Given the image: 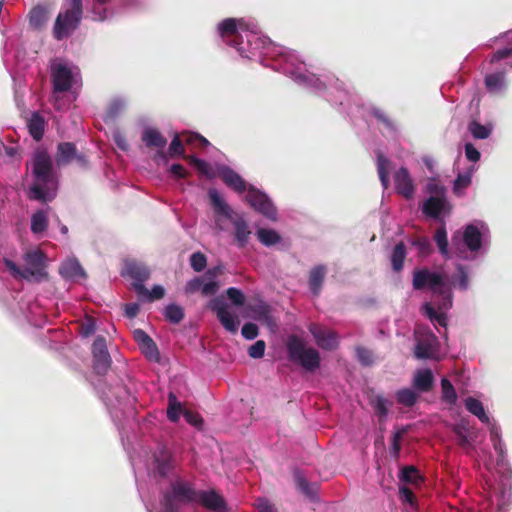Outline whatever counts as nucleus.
I'll return each instance as SVG.
<instances>
[{"label": "nucleus", "mask_w": 512, "mask_h": 512, "mask_svg": "<svg viewBox=\"0 0 512 512\" xmlns=\"http://www.w3.org/2000/svg\"><path fill=\"white\" fill-rule=\"evenodd\" d=\"M31 165L35 183L30 188L29 198L46 202L50 200L47 190L54 184L52 158L45 149H37L33 154Z\"/></svg>", "instance_id": "1"}, {"label": "nucleus", "mask_w": 512, "mask_h": 512, "mask_svg": "<svg viewBox=\"0 0 512 512\" xmlns=\"http://www.w3.org/2000/svg\"><path fill=\"white\" fill-rule=\"evenodd\" d=\"M83 17L82 0H65L53 26V37L61 41L70 37L80 26Z\"/></svg>", "instance_id": "2"}, {"label": "nucleus", "mask_w": 512, "mask_h": 512, "mask_svg": "<svg viewBox=\"0 0 512 512\" xmlns=\"http://www.w3.org/2000/svg\"><path fill=\"white\" fill-rule=\"evenodd\" d=\"M287 355L291 362L300 365L305 370L313 372L320 367L319 352L313 347H307L304 340L296 335L288 337L286 342Z\"/></svg>", "instance_id": "3"}, {"label": "nucleus", "mask_w": 512, "mask_h": 512, "mask_svg": "<svg viewBox=\"0 0 512 512\" xmlns=\"http://www.w3.org/2000/svg\"><path fill=\"white\" fill-rule=\"evenodd\" d=\"M199 491L182 480L171 483V491L163 494L160 512H180L179 503L197 502Z\"/></svg>", "instance_id": "4"}, {"label": "nucleus", "mask_w": 512, "mask_h": 512, "mask_svg": "<svg viewBox=\"0 0 512 512\" xmlns=\"http://www.w3.org/2000/svg\"><path fill=\"white\" fill-rule=\"evenodd\" d=\"M413 288L423 290L429 288L433 293L443 295L447 290L444 277L427 268L417 269L413 272Z\"/></svg>", "instance_id": "5"}, {"label": "nucleus", "mask_w": 512, "mask_h": 512, "mask_svg": "<svg viewBox=\"0 0 512 512\" xmlns=\"http://www.w3.org/2000/svg\"><path fill=\"white\" fill-rule=\"evenodd\" d=\"M244 29L246 26L242 19L227 18L218 25V31L223 41L235 47L240 53H243L244 49L241 46L239 30Z\"/></svg>", "instance_id": "6"}, {"label": "nucleus", "mask_w": 512, "mask_h": 512, "mask_svg": "<svg viewBox=\"0 0 512 512\" xmlns=\"http://www.w3.org/2000/svg\"><path fill=\"white\" fill-rule=\"evenodd\" d=\"M246 201L251 207L263 214L265 217L273 220L276 219V208L267 195L262 193L260 190L253 186L249 187L246 194Z\"/></svg>", "instance_id": "7"}, {"label": "nucleus", "mask_w": 512, "mask_h": 512, "mask_svg": "<svg viewBox=\"0 0 512 512\" xmlns=\"http://www.w3.org/2000/svg\"><path fill=\"white\" fill-rule=\"evenodd\" d=\"M55 161L59 167L72 162H75L80 167H87L88 165L86 156L78 153L75 144L71 142H61L58 144Z\"/></svg>", "instance_id": "8"}, {"label": "nucleus", "mask_w": 512, "mask_h": 512, "mask_svg": "<svg viewBox=\"0 0 512 512\" xmlns=\"http://www.w3.org/2000/svg\"><path fill=\"white\" fill-rule=\"evenodd\" d=\"M209 309L214 312L221 325L229 332L238 331L239 321L228 310V305L222 297H215L209 302Z\"/></svg>", "instance_id": "9"}, {"label": "nucleus", "mask_w": 512, "mask_h": 512, "mask_svg": "<svg viewBox=\"0 0 512 512\" xmlns=\"http://www.w3.org/2000/svg\"><path fill=\"white\" fill-rule=\"evenodd\" d=\"M428 190L435 194V196H430L425 201L422 211L426 216L436 219L440 216L445 207V188L438 184L430 183Z\"/></svg>", "instance_id": "10"}, {"label": "nucleus", "mask_w": 512, "mask_h": 512, "mask_svg": "<svg viewBox=\"0 0 512 512\" xmlns=\"http://www.w3.org/2000/svg\"><path fill=\"white\" fill-rule=\"evenodd\" d=\"M93 368L99 375H104L111 365V357L107 350L106 339L97 336L92 345Z\"/></svg>", "instance_id": "11"}, {"label": "nucleus", "mask_w": 512, "mask_h": 512, "mask_svg": "<svg viewBox=\"0 0 512 512\" xmlns=\"http://www.w3.org/2000/svg\"><path fill=\"white\" fill-rule=\"evenodd\" d=\"M51 81L54 94L69 91L73 84L71 69L65 64H53L51 66Z\"/></svg>", "instance_id": "12"}, {"label": "nucleus", "mask_w": 512, "mask_h": 512, "mask_svg": "<svg viewBox=\"0 0 512 512\" xmlns=\"http://www.w3.org/2000/svg\"><path fill=\"white\" fill-rule=\"evenodd\" d=\"M45 254L41 250L29 251L24 255V273L30 277H46Z\"/></svg>", "instance_id": "13"}, {"label": "nucleus", "mask_w": 512, "mask_h": 512, "mask_svg": "<svg viewBox=\"0 0 512 512\" xmlns=\"http://www.w3.org/2000/svg\"><path fill=\"white\" fill-rule=\"evenodd\" d=\"M396 192L409 200L414 197L415 186L407 168L401 167L394 174Z\"/></svg>", "instance_id": "14"}, {"label": "nucleus", "mask_w": 512, "mask_h": 512, "mask_svg": "<svg viewBox=\"0 0 512 512\" xmlns=\"http://www.w3.org/2000/svg\"><path fill=\"white\" fill-rule=\"evenodd\" d=\"M175 468V459L172 453L162 448L154 456V474L160 478H166L172 474Z\"/></svg>", "instance_id": "15"}, {"label": "nucleus", "mask_w": 512, "mask_h": 512, "mask_svg": "<svg viewBox=\"0 0 512 512\" xmlns=\"http://www.w3.org/2000/svg\"><path fill=\"white\" fill-rule=\"evenodd\" d=\"M197 502L213 512H227L224 498L214 490L199 491Z\"/></svg>", "instance_id": "16"}, {"label": "nucleus", "mask_w": 512, "mask_h": 512, "mask_svg": "<svg viewBox=\"0 0 512 512\" xmlns=\"http://www.w3.org/2000/svg\"><path fill=\"white\" fill-rule=\"evenodd\" d=\"M453 432L457 437V444L463 449L472 447L477 436L473 427L466 420H461L454 425Z\"/></svg>", "instance_id": "17"}, {"label": "nucleus", "mask_w": 512, "mask_h": 512, "mask_svg": "<svg viewBox=\"0 0 512 512\" xmlns=\"http://www.w3.org/2000/svg\"><path fill=\"white\" fill-rule=\"evenodd\" d=\"M247 311L249 316L258 322L264 323L268 326L274 324V320L271 315V307L262 300L249 304L247 306Z\"/></svg>", "instance_id": "18"}, {"label": "nucleus", "mask_w": 512, "mask_h": 512, "mask_svg": "<svg viewBox=\"0 0 512 512\" xmlns=\"http://www.w3.org/2000/svg\"><path fill=\"white\" fill-rule=\"evenodd\" d=\"M218 174L222 181L234 191L238 193L248 191L245 180L232 168L223 166L219 169Z\"/></svg>", "instance_id": "19"}, {"label": "nucleus", "mask_w": 512, "mask_h": 512, "mask_svg": "<svg viewBox=\"0 0 512 512\" xmlns=\"http://www.w3.org/2000/svg\"><path fill=\"white\" fill-rule=\"evenodd\" d=\"M309 331L321 348L332 350L337 347L338 341L335 332L325 330L317 325L310 326Z\"/></svg>", "instance_id": "20"}, {"label": "nucleus", "mask_w": 512, "mask_h": 512, "mask_svg": "<svg viewBox=\"0 0 512 512\" xmlns=\"http://www.w3.org/2000/svg\"><path fill=\"white\" fill-rule=\"evenodd\" d=\"M142 141L149 148L160 149V151H158V153H157V156H159L161 158L166 157V155L162 151V149L166 146L167 139L160 133L159 130H157L155 128L145 129L142 134Z\"/></svg>", "instance_id": "21"}, {"label": "nucleus", "mask_w": 512, "mask_h": 512, "mask_svg": "<svg viewBox=\"0 0 512 512\" xmlns=\"http://www.w3.org/2000/svg\"><path fill=\"white\" fill-rule=\"evenodd\" d=\"M50 11L46 6L36 5L34 6L29 14V26L36 31L42 30L49 20Z\"/></svg>", "instance_id": "22"}, {"label": "nucleus", "mask_w": 512, "mask_h": 512, "mask_svg": "<svg viewBox=\"0 0 512 512\" xmlns=\"http://www.w3.org/2000/svg\"><path fill=\"white\" fill-rule=\"evenodd\" d=\"M326 274L327 268L322 264L316 265L310 270L308 284L313 295L318 296L320 294Z\"/></svg>", "instance_id": "23"}, {"label": "nucleus", "mask_w": 512, "mask_h": 512, "mask_svg": "<svg viewBox=\"0 0 512 512\" xmlns=\"http://www.w3.org/2000/svg\"><path fill=\"white\" fill-rule=\"evenodd\" d=\"M461 235L471 253L477 252L481 249L482 234L477 226L473 224L467 225Z\"/></svg>", "instance_id": "24"}, {"label": "nucleus", "mask_w": 512, "mask_h": 512, "mask_svg": "<svg viewBox=\"0 0 512 512\" xmlns=\"http://www.w3.org/2000/svg\"><path fill=\"white\" fill-rule=\"evenodd\" d=\"M434 377L430 369L418 370L413 379V386L420 392H429L433 387Z\"/></svg>", "instance_id": "25"}, {"label": "nucleus", "mask_w": 512, "mask_h": 512, "mask_svg": "<svg viewBox=\"0 0 512 512\" xmlns=\"http://www.w3.org/2000/svg\"><path fill=\"white\" fill-rule=\"evenodd\" d=\"M406 256V246L404 242L400 241L394 246L390 255V263L393 272L400 273L403 270Z\"/></svg>", "instance_id": "26"}, {"label": "nucleus", "mask_w": 512, "mask_h": 512, "mask_svg": "<svg viewBox=\"0 0 512 512\" xmlns=\"http://www.w3.org/2000/svg\"><path fill=\"white\" fill-rule=\"evenodd\" d=\"M450 257L454 254L456 257L462 260H469V249L464 242V238L460 231L453 233L451 237Z\"/></svg>", "instance_id": "27"}, {"label": "nucleus", "mask_w": 512, "mask_h": 512, "mask_svg": "<svg viewBox=\"0 0 512 512\" xmlns=\"http://www.w3.org/2000/svg\"><path fill=\"white\" fill-rule=\"evenodd\" d=\"M235 229V240L239 247L244 248L247 243L251 231L249 230L248 223L242 217H238L232 221Z\"/></svg>", "instance_id": "28"}, {"label": "nucleus", "mask_w": 512, "mask_h": 512, "mask_svg": "<svg viewBox=\"0 0 512 512\" xmlns=\"http://www.w3.org/2000/svg\"><path fill=\"white\" fill-rule=\"evenodd\" d=\"M60 274L65 278L86 277V273L77 259H68L60 269Z\"/></svg>", "instance_id": "29"}, {"label": "nucleus", "mask_w": 512, "mask_h": 512, "mask_svg": "<svg viewBox=\"0 0 512 512\" xmlns=\"http://www.w3.org/2000/svg\"><path fill=\"white\" fill-rule=\"evenodd\" d=\"M126 272L135 282H145L150 277L149 269L145 265L135 261L126 264Z\"/></svg>", "instance_id": "30"}, {"label": "nucleus", "mask_w": 512, "mask_h": 512, "mask_svg": "<svg viewBox=\"0 0 512 512\" xmlns=\"http://www.w3.org/2000/svg\"><path fill=\"white\" fill-rule=\"evenodd\" d=\"M465 408L474 416H476L482 423L488 424L490 422L489 416L486 414L482 402L474 397L465 399Z\"/></svg>", "instance_id": "31"}, {"label": "nucleus", "mask_w": 512, "mask_h": 512, "mask_svg": "<svg viewBox=\"0 0 512 512\" xmlns=\"http://www.w3.org/2000/svg\"><path fill=\"white\" fill-rule=\"evenodd\" d=\"M209 199L216 213L223 215L227 218H231V208L224 201L220 193L216 189H210L208 191Z\"/></svg>", "instance_id": "32"}, {"label": "nucleus", "mask_w": 512, "mask_h": 512, "mask_svg": "<svg viewBox=\"0 0 512 512\" xmlns=\"http://www.w3.org/2000/svg\"><path fill=\"white\" fill-rule=\"evenodd\" d=\"M28 129L32 138L40 141L44 135L45 121L39 113H33L28 121Z\"/></svg>", "instance_id": "33"}, {"label": "nucleus", "mask_w": 512, "mask_h": 512, "mask_svg": "<svg viewBox=\"0 0 512 512\" xmlns=\"http://www.w3.org/2000/svg\"><path fill=\"white\" fill-rule=\"evenodd\" d=\"M505 72L499 71L485 76L484 83L491 93L499 92L505 85Z\"/></svg>", "instance_id": "34"}, {"label": "nucleus", "mask_w": 512, "mask_h": 512, "mask_svg": "<svg viewBox=\"0 0 512 512\" xmlns=\"http://www.w3.org/2000/svg\"><path fill=\"white\" fill-rule=\"evenodd\" d=\"M377 172L384 189L389 187L390 160L381 152L377 154Z\"/></svg>", "instance_id": "35"}, {"label": "nucleus", "mask_w": 512, "mask_h": 512, "mask_svg": "<svg viewBox=\"0 0 512 512\" xmlns=\"http://www.w3.org/2000/svg\"><path fill=\"white\" fill-rule=\"evenodd\" d=\"M433 238L438 247L440 254L444 258L449 259L450 258V250H449V243H448V238H447V231H446V227L444 224L442 226H440L439 228H437Z\"/></svg>", "instance_id": "36"}, {"label": "nucleus", "mask_w": 512, "mask_h": 512, "mask_svg": "<svg viewBox=\"0 0 512 512\" xmlns=\"http://www.w3.org/2000/svg\"><path fill=\"white\" fill-rule=\"evenodd\" d=\"M434 336H429L423 339H418L414 354L415 357L418 359H429L433 356V350H432V342L431 340H434Z\"/></svg>", "instance_id": "37"}, {"label": "nucleus", "mask_w": 512, "mask_h": 512, "mask_svg": "<svg viewBox=\"0 0 512 512\" xmlns=\"http://www.w3.org/2000/svg\"><path fill=\"white\" fill-rule=\"evenodd\" d=\"M256 235L260 243L266 247L274 246L281 241V236L274 229L259 228Z\"/></svg>", "instance_id": "38"}, {"label": "nucleus", "mask_w": 512, "mask_h": 512, "mask_svg": "<svg viewBox=\"0 0 512 512\" xmlns=\"http://www.w3.org/2000/svg\"><path fill=\"white\" fill-rule=\"evenodd\" d=\"M371 405L376 415L381 419H385L388 415L389 407L392 406V402L387 400L381 395L375 396L371 400Z\"/></svg>", "instance_id": "39"}, {"label": "nucleus", "mask_w": 512, "mask_h": 512, "mask_svg": "<svg viewBox=\"0 0 512 512\" xmlns=\"http://www.w3.org/2000/svg\"><path fill=\"white\" fill-rule=\"evenodd\" d=\"M401 479L402 481L413 485H419L423 482V477L419 470L414 466L404 467L401 472Z\"/></svg>", "instance_id": "40"}, {"label": "nucleus", "mask_w": 512, "mask_h": 512, "mask_svg": "<svg viewBox=\"0 0 512 512\" xmlns=\"http://www.w3.org/2000/svg\"><path fill=\"white\" fill-rule=\"evenodd\" d=\"M468 131L475 139H487L492 132V128L473 120L468 125Z\"/></svg>", "instance_id": "41"}, {"label": "nucleus", "mask_w": 512, "mask_h": 512, "mask_svg": "<svg viewBox=\"0 0 512 512\" xmlns=\"http://www.w3.org/2000/svg\"><path fill=\"white\" fill-rule=\"evenodd\" d=\"M48 227V220L44 211L40 210L31 218V231L35 234L44 232Z\"/></svg>", "instance_id": "42"}, {"label": "nucleus", "mask_w": 512, "mask_h": 512, "mask_svg": "<svg viewBox=\"0 0 512 512\" xmlns=\"http://www.w3.org/2000/svg\"><path fill=\"white\" fill-rule=\"evenodd\" d=\"M491 441L493 443L494 450L498 454L497 464L504 466L506 464V457H507V452H506L504 442L499 437L497 432L491 433Z\"/></svg>", "instance_id": "43"}, {"label": "nucleus", "mask_w": 512, "mask_h": 512, "mask_svg": "<svg viewBox=\"0 0 512 512\" xmlns=\"http://www.w3.org/2000/svg\"><path fill=\"white\" fill-rule=\"evenodd\" d=\"M182 411L180 402L177 401V397L174 393L168 395V409L167 417L171 422H177Z\"/></svg>", "instance_id": "44"}, {"label": "nucleus", "mask_w": 512, "mask_h": 512, "mask_svg": "<svg viewBox=\"0 0 512 512\" xmlns=\"http://www.w3.org/2000/svg\"><path fill=\"white\" fill-rule=\"evenodd\" d=\"M396 399L399 404L406 407H412L418 399V395L409 388H404L396 392Z\"/></svg>", "instance_id": "45"}, {"label": "nucleus", "mask_w": 512, "mask_h": 512, "mask_svg": "<svg viewBox=\"0 0 512 512\" xmlns=\"http://www.w3.org/2000/svg\"><path fill=\"white\" fill-rule=\"evenodd\" d=\"M441 389L442 399L450 405L455 404L457 401V393L454 386L447 378L441 379Z\"/></svg>", "instance_id": "46"}, {"label": "nucleus", "mask_w": 512, "mask_h": 512, "mask_svg": "<svg viewBox=\"0 0 512 512\" xmlns=\"http://www.w3.org/2000/svg\"><path fill=\"white\" fill-rule=\"evenodd\" d=\"M408 429L405 427H402L398 429L395 433H393L392 439H391V447H390V455L394 459H398L400 456L401 451V441L403 436L407 433Z\"/></svg>", "instance_id": "47"}, {"label": "nucleus", "mask_w": 512, "mask_h": 512, "mask_svg": "<svg viewBox=\"0 0 512 512\" xmlns=\"http://www.w3.org/2000/svg\"><path fill=\"white\" fill-rule=\"evenodd\" d=\"M165 318L173 324H178L184 319V310L181 306L170 304L165 308Z\"/></svg>", "instance_id": "48"}, {"label": "nucleus", "mask_w": 512, "mask_h": 512, "mask_svg": "<svg viewBox=\"0 0 512 512\" xmlns=\"http://www.w3.org/2000/svg\"><path fill=\"white\" fill-rule=\"evenodd\" d=\"M472 176L470 172L459 173L453 185V191L456 195H462L463 191L470 186Z\"/></svg>", "instance_id": "49"}, {"label": "nucleus", "mask_w": 512, "mask_h": 512, "mask_svg": "<svg viewBox=\"0 0 512 512\" xmlns=\"http://www.w3.org/2000/svg\"><path fill=\"white\" fill-rule=\"evenodd\" d=\"M457 274L453 277L452 281L454 285H457L461 290H467L469 279L468 273L465 267L461 264L456 266Z\"/></svg>", "instance_id": "50"}, {"label": "nucleus", "mask_w": 512, "mask_h": 512, "mask_svg": "<svg viewBox=\"0 0 512 512\" xmlns=\"http://www.w3.org/2000/svg\"><path fill=\"white\" fill-rule=\"evenodd\" d=\"M411 243L418 249V253L422 257L429 256L433 251L431 242L427 237H418Z\"/></svg>", "instance_id": "51"}, {"label": "nucleus", "mask_w": 512, "mask_h": 512, "mask_svg": "<svg viewBox=\"0 0 512 512\" xmlns=\"http://www.w3.org/2000/svg\"><path fill=\"white\" fill-rule=\"evenodd\" d=\"M296 484H297L298 489L303 494H305L309 498H314V496L316 494V488H317L316 485L310 484L307 481V479L300 474H298L296 476Z\"/></svg>", "instance_id": "52"}, {"label": "nucleus", "mask_w": 512, "mask_h": 512, "mask_svg": "<svg viewBox=\"0 0 512 512\" xmlns=\"http://www.w3.org/2000/svg\"><path fill=\"white\" fill-rule=\"evenodd\" d=\"M140 349L142 353L145 355V357L150 361L158 362L160 359V353L158 350V347L156 343L153 341H149V344H144L140 346Z\"/></svg>", "instance_id": "53"}, {"label": "nucleus", "mask_w": 512, "mask_h": 512, "mask_svg": "<svg viewBox=\"0 0 512 512\" xmlns=\"http://www.w3.org/2000/svg\"><path fill=\"white\" fill-rule=\"evenodd\" d=\"M190 265L195 272H201L206 268L207 258L202 252H195L190 256Z\"/></svg>", "instance_id": "54"}, {"label": "nucleus", "mask_w": 512, "mask_h": 512, "mask_svg": "<svg viewBox=\"0 0 512 512\" xmlns=\"http://www.w3.org/2000/svg\"><path fill=\"white\" fill-rule=\"evenodd\" d=\"M184 152L185 150L183 142L181 141L179 135L176 134L169 145L168 154L171 158H173L175 156H184Z\"/></svg>", "instance_id": "55"}, {"label": "nucleus", "mask_w": 512, "mask_h": 512, "mask_svg": "<svg viewBox=\"0 0 512 512\" xmlns=\"http://www.w3.org/2000/svg\"><path fill=\"white\" fill-rule=\"evenodd\" d=\"M226 294L231 302L236 306H243L245 303V296L243 292L235 287H230L226 290Z\"/></svg>", "instance_id": "56"}, {"label": "nucleus", "mask_w": 512, "mask_h": 512, "mask_svg": "<svg viewBox=\"0 0 512 512\" xmlns=\"http://www.w3.org/2000/svg\"><path fill=\"white\" fill-rule=\"evenodd\" d=\"M266 344L263 340L256 341L248 349V355L253 359H259L264 356Z\"/></svg>", "instance_id": "57"}, {"label": "nucleus", "mask_w": 512, "mask_h": 512, "mask_svg": "<svg viewBox=\"0 0 512 512\" xmlns=\"http://www.w3.org/2000/svg\"><path fill=\"white\" fill-rule=\"evenodd\" d=\"M356 355L358 361L365 366H369L373 363V354L372 352L365 348V347H357L356 348Z\"/></svg>", "instance_id": "58"}, {"label": "nucleus", "mask_w": 512, "mask_h": 512, "mask_svg": "<svg viewBox=\"0 0 512 512\" xmlns=\"http://www.w3.org/2000/svg\"><path fill=\"white\" fill-rule=\"evenodd\" d=\"M242 336L247 340H253L258 336L259 330L256 324L246 323L242 327Z\"/></svg>", "instance_id": "59"}, {"label": "nucleus", "mask_w": 512, "mask_h": 512, "mask_svg": "<svg viewBox=\"0 0 512 512\" xmlns=\"http://www.w3.org/2000/svg\"><path fill=\"white\" fill-rule=\"evenodd\" d=\"M202 281L203 280L201 277H194L193 279L189 280L185 285V293L194 294L198 291H201Z\"/></svg>", "instance_id": "60"}, {"label": "nucleus", "mask_w": 512, "mask_h": 512, "mask_svg": "<svg viewBox=\"0 0 512 512\" xmlns=\"http://www.w3.org/2000/svg\"><path fill=\"white\" fill-rule=\"evenodd\" d=\"M169 173L176 179H185L189 176V172L181 164L171 165Z\"/></svg>", "instance_id": "61"}, {"label": "nucleus", "mask_w": 512, "mask_h": 512, "mask_svg": "<svg viewBox=\"0 0 512 512\" xmlns=\"http://www.w3.org/2000/svg\"><path fill=\"white\" fill-rule=\"evenodd\" d=\"M5 266L11 272L14 277H21L28 279V275L24 273V270H21L12 260L5 259Z\"/></svg>", "instance_id": "62"}, {"label": "nucleus", "mask_w": 512, "mask_h": 512, "mask_svg": "<svg viewBox=\"0 0 512 512\" xmlns=\"http://www.w3.org/2000/svg\"><path fill=\"white\" fill-rule=\"evenodd\" d=\"M426 314L431 320H435L440 325H445V317L442 314H438L435 309L428 303L424 305Z\"/></svg>", "instance_id": "63"}, {"label": "nucleus", "mask_w": 512, "mask_h": 512, "mask_svg": "<svg viewBox=\"0 0 512 512\" xmlns=\"http://www.w3.org/2000/svg\"><path fill=\"white\" fill-rule=\"evenodd\" d=\"M197 171L201 175H205L209 178H212L214 175L212 174V167L211 165L206 162L205 160L200 159L199 161H196V166H194Z\"/></svg>", "instance_id": "64"}]
</instances>
